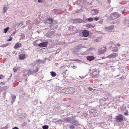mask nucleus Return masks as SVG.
<instances>
[{"label":"nucleus","mask_w":129,"mask_h":129,"mask_svg":"<svg viewBox=\"0 0 129 129\" xmlns=\"http://www.w3.org/2000/svg\"><path fill=\"white\" fill-rule=\"evenodd\" d=\"M118 55V54L117 53H114L108 56L107 58L111 59L112 58H114L116 57Z\"/></svg>","instance_id":"obj_1"},{"label":"nucleus","mask_w":129,"mask_h":129,"mask_svg":"<svg viewBox=\"0 0 129 129\" xmlns=\"http://www.w3.org/2000/svg\"><path fill=\"white\" fill-rule=\"evenodd\" d=\"M116 120L118 122H120L123 120L122 116L121 114L119 115L116 117Z\"/></svg>","instance_id":"obj_2"},{"label":"nucleus","mask_w":129,"mask_h":129,"mask_svg":"<svg viewBox=\"0 0 129 129\" xmlns=\"http://www.w3.org/2000/svg\"><path fill=\"white\" fill-rule=\"evenodd\" d=\"M48 43V42L41 43L38 44V46L40 47H46Z\"/></svg>","instance_id":"obj_3"},{"label":"nucleus","mask_w":129,"mask_h":129,"mask_svg":"<svg viewBox=\"0 0 129 129\" xmlns=\"http://www.w3.org/2000/svg\"><path fill=\"white\" fill-rule=\"evenodd\" d=\"M82 33L84 37H87L89 35L88 31L86 30L83 31L82 32Z\"/></svg>","instance_id":"obj_4"},{"label":"nucleus","mask_w":129,"mask_h":129,"mask_svg":"<svg viewBox=\"0 0 129 129\" xmlns=\"http://www.w3.org/2000/svg\"><path fill=\"white\" fill-rule=\"evenodd\" d=\"M113 26H110L108 27L105 28V29L107 31H111L113 30Z\"/></svg>","instance_id":"obj_5"},{"label":"nucleus","mask_w":129,"mask_h":129,"mask_svg":"<svg viewBox=\"0 0 129 129\" xmlns=\"http://www.w3.org/2000/svg\"><path fill=\"white\" fill-rule=\"evenodd\" d=\"M99 13V11L98 10L95 9H93L92 10L91 14L92 15H96Z\"/></svg>","instance_id":"obj_6"},{"label":"nucleus","mask_w":129,"mask_h":129,"mask_svg":"<svg viewBox=\"0 0 129 129\" xmlns=\"http://www.w3.org/2000/svg\"><path fill=\"white\" fill-rule=\"evenodd\" d=\"M22 46V44L20 43H16L14 47V48L16 49L17 48L20 47Z\"/></svg>","instance_id":"obj_7"},{"label":"nucleus","mask_w":129,"mask_h":129,"mask_svg":"<svg viewBox=\"0 0 129 129\" xmlns=\"http://www.w3.org/2000/svg\"><path fill=\"white\" fill-rule=\"evenodd\" d=\"M106 49L105 47H103L99 49V52L101 54H103L105 52Z\"/></svg>","instance_id":"obj_8"},{"label":"nucleus","mask_w":129,"mask_h":129,"mask_svg":"<svg viewBox=\"0 0 129 129\" xmlns=\"http://www.w3.org/2000/svg\"><path fill=\"white\" fill-rule=\"evenodd\" d=\"M94 57L93 56H89L87 57V59L89 61H92L94 60Z\"/></svg>","instance_id":"obj_9"},{"label":"nucleus","mask_w":129,"mask_h":129,"mask_svg":"<svg viewBox=\"0 0 129 129\" xmlns=\"http://www.w3.org/2000/svg\"><path fill=\"white\" fill-rule=\"evenodd\" d=\"M25 57V56L24 54H22L19 55V59L22 60L24 59Z\"/></svg>","instance_id":"obj_10"},{"label":"nucleus","mask_w":129,"mask_h":129,"mask_svg":"<svg viewBox=\"0 0 129 129\" xmlns=\"http://www.w3.org/2000/svg\"><path fill=\"white\" fill-rule=\"evenodd\" d=\"M50 73L52 76L54 77L56 76V74L55 72L52 71Z\"/></svg>","instance_id":"obj_11"},{"label":"nucleus","mask_w":129,"mask_h":129,"mask_svg":"<svg viewBox=\"0 0 129 129\" xmlns=\"http://www.w3.org/2000/svg\"><path fill=\"white\" fill-rule=\"evenodd\" d=\"M8 45H9V43H7L6 44L2 45L1 46V47H5L8 46Z\"/></svg>","instance_id":"obj_12"},{"label":"nucleus","mask_w":129,"mask_h":129,"mask_svg":"<svg viewBox=\"0 0 129 129\" xmlns=\"http://www.w3.org/2000/svg\"><path fill=\"white\" fill-rule=\"evenodd\" d=\"M9 29V27H7V28L4 29V32L5 33H6L8 30Z\"/></svg>","instance_id":"obj_13"},{"label":"nucleus","mask_w":129,"mask_h":129,"mask_svg":"<svg viewBox=\"0 0 129 129\" xmlns=\"http://www.w3.org/2000/svg\"><path fill=\"white\" fill-rule=\"evenodd\" d=\"M88 21L91 22L93 21V19L92 18L90 17L88 18Z\"/></svg>","instance_id":"obj_14"},{"label":"nucleus","mask_w":129,"mask_h":129,"mask_svg":"<svg viewBox=\"0 0 129 129\" xmlns=\"http://www.w3.org/2000/svg\"><path fill=\"white\" fill-rule=\"evenodd\" d=\"M48 128L49 127L47 125H45L43 127V129H48Z\"/></svg>","instance_id":"obj_15"},{"label":"nucleus","mask_w":129,"mask_h":129,"mask_svg":"<svg viewBox=\"0 0 129 129\" xmlns=\"http://www.w3.org/2000/svg\"><path fill=\"white\" fill-rule=\"evenodd\" d=\"M118 51V49L117 48H116V49H113L112 51L113 52H117Z\"/></svg>","instance_id":"obj_16"},{"label":"nucleus","mask_w":129,"mask_h":129,"mask_svg":"<svg viewBox=\"0 0 129 129\" xmlns=\"http://www.w3.org/2000/svg\"><path fill=\"white\" fill-rule=\"evenodd\" d=\"M48 20L50 22H49V23H51L53 21V19L52 18H49L48 19Z\"/></svg>","instance_id":"obj_17"},{"label":"nucleus","mask_w":129,"mask_h":129,"mask_svg":"<svg viewBox=\"0 0 129 129\" xmlns=\"http://www.w3.org/2000/svg\"><path fill=\"white\" fill-rule=\"evenodd\" d=\"M7 10V7H4L3 8V10H4L3 13H4Z\"/></svg>","instance_id":"obj_18"},{"label":"nucleus","mask_w":129,"mask_h":129,"mask_svg":"<svg viewBox=\"0 0 129 129\" xmlns=\"http://www.w3.org/2000/svg\"><path fill=\"white\" fill-rule=\"evenodd\" d=\"M94 19L95 21H97L99 20V17H94Z\"/></svg>","instance_id":"obj_19"},{"label":"nucleus","mask_w":129,"mask_h":129,"mask_svg":"<svg viewBox=\"0 0 129 129\" xmlns=\"http://www.w3.org/2000/svg\"><path fill=\"white\" fill-rule=\"evenodd\" d=\"M69 127L70 129H71L74 128H75V126L74 125H71Z\"/></svg>","instance_id":"obj_20"},{"label":"nucleus","mask_w":129,"mask_h":129,"mask_svg":"<svg viewBox=\"0 0 129 129\" xmlns=\"http://www.w3.org/2000/svg\"><path fill=\"white\" fill-rule=\"evenodd\" d=\"M12 38L11 37H10L9 38V39L7 40V41H11L12 40Z\"/></svg>","instance_id":"obj_21"},{"label":"nucleus","mask_w":129,"mask_h":129,"mask_svg":"<svg viewBox=\"0 0 129 129\" xmlns=\"http://www.w3.org/2000/svg\"><path fill=\"white\" fill-rule=\"evenodd\" d=\"M4 77V76L2 75H0V79H2Z\"/></svg>","instance_id":"obj_22"},{"label":"nucleus","mask_w":129,"mask_h":129,"mask_svg":"<svg viewBox=\"0 0 129 129\" xmlns=\"http://www.w3.org/2000/svg\"><path fill=\"white\" fill-rule=\"evenodd\" d=\"M92 26V25L90 24H87L86 25V27H90Z\"/></svg>","instance_id":"obj_23"},{"label":"nucleus","mask_w":129,"mask_h":129,"mask_svg":"<svg viewBox=\"0 0 129 129\" xmlns=\"http://www.w3.org/2000/svg\"><path fill=\"white\" fill-rule=\"evenodd\" d=\"M88 89L89 91H92L93 89V88H92L89 87L88 88Z\"/></svg>","instance_id":"obj_24"},{"label":"nucleus","mask_w":129,"mask_h":129,"mask_svg":"<svg viewBox=\"0 0 129 129\" xmlns=\"http://www.w3.org/2000/svg\"><path fill=\"white\" fill-rule=\"evenodd\" d=\"M13 70H14V71L15 72H17V69H16L15 68H13Z\"/></svg>","instance_id":"obj_25"},{"label":"nucleus","mask_w":129,"mask_h":129,"mask_svg":"<svg viewBox=\"0 0 129 129\" xmlns=\"http://www.w3.org/2000/svg\"><path fill=\"white\" fill-rule=\"evenodd\" d=\"M12 129H19V128L16 127H15L13 128Z\"/></svg>","instance_id":"obj_26"},{"label":"nucleus","mask_w":129,"mask_h":129,"mask_svg":"<svg viewBox=\"0 0 129 129\" xmlns=\"http://www.w3.org/2000/svg\"><path fill=\"white\" fill-rule=\"evenodd\" d=\"M116 45L118 46V47H119L120 46V45L119 44V43H117L116 44Z\"/></svg>","instance_id":"obj_27"},{"label":"nucleus","mask_w":129,"mask_h":129,"mask_svg":"<svg viewBox=\"0 0 129 129\" xmlns=\"http://www.w3.org/2000/svg\"><path fill=\"white\" fill-rule=\"evenodd\" d=\"M38 2L39 3H40L42 2V1L41 0H38Z\"/></svg>","instance_id":"obj_28"},{"label":"nucleus","mask_w":129,"mask_h":129,"mask_svg":"<svg viewBox=\"0 0 129 129\" xmlns=\"http://www.w3.org/2000/svg\"><path fill=\"white\" fill-rule=\"evenodd\" d=\"M0 84H4V83H3V82H1L0 83Z\"/></svg>","instance_id":"obj_29"},{"label":"nucleus","mask_w":129,"mask_h":129,"mask_svg":"<svg viewBox=\"0 0 129 129\" xmlns=\"http://www.w3.org/2000/svg\"><path fill=\"white\" fill-rule=\"evenodd\" d=\"M127 113H125L124 114V115H127Z\"/></svg>","instance_id":"obj_30"}]
</instances>
